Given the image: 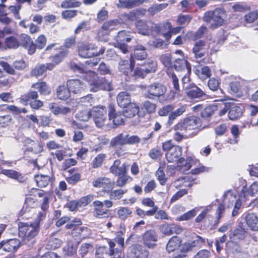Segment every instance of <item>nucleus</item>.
<instances>
[{"label": "nucleus", "mask_w": 258, "mask_h": 258, "mask_svg": "<svg viewBox=\"0 0 258 258\" xmlns=\"http://www.w3.org/2000/svg\"><path fill=\"white\" fill-rule=\"evenodd\" d=\"M131 252L136 258H148L149 250L141 244L136 243L131 246Z\"/></svg>", "instance_id": "obj_25"}, {"label": "nucleus", "mask_w": 258, "mask_h": 258, "mask_svg": "<svg viewBox=\"0 0 258 258\" xmlns=\"http://www.w3.org/2000/svg\"><path fill=\"white\" fill-rule=\"evenodd\" d=\"M58 44L57 43H53L48 44L44 49V53L47 54H51L54 52L53 50L57 51L59 50L58 53H55L54 55L50 56L51 62H52L56 66L61 63L63 60L66 58L69 53V50L67 49L61 47H56Z\"/></svg>", "instance_id": "obj_7"}, {"label": "nucleus", "mask_w": 258, "mask_h": 258, "mask_svg": "<svg viewBox=\"0 0 258 258\" xmlns=\"http://www.w3.org/2000/svg\"><path fill=\"white\" fill-rule=\"evenodd\" d=\"M2 242L3 245V250L8 252H15L20 245V241L16 238L3 240Z\"/></svg>", "instance_id": "obj_30"}, {"label": "nucleus", "mask_w": 258, "mask_h": 258, "mask_svg": "<svg viewBox=\"0 0 258 258\" xmlns=\"http://www.w3.org/2000/svg\"><path fill=\"white\" fill-rule=\"evenodd\" d=\"M5 43L9 48L16 49L20 46L19 39L14 36H10L5 39Z\"/></svg>", "instance_id": "obj_57"}, {"label": "nucleus", "mask_w": 258, "mask_h": 258, "mask_svg": "<svg viewBox=\"0 0 258 258\" xmlns=\"http://www.w3.org/2000/svg\"><path fill=\"white\" fill-rule=\"evenodd\" d=\"M159 59L165 67L167 68L172 67V56L171 54H163L160 56Z\"/></svg>", "instance_id": "obj_61"}, {"label": "nucleus", "mask_w": 258, "mask_h": 258, "mask_svg": "<svg viewBox=\"0 0 258 258\" xmlns=\"http://www.w3.org/2000/svg\"><path fill=\"white\" fill-rule=\"evenodd\" d=\"M139 106L133 102L123 107V114L125 117L133 118L139 113Z\"/></svg>", "instance_id": "obj_33"}, {"label": "nucleus", "mask_w": 258, "mask_h": 258, "mask_svg": "<svg viewBox=\"0 0 258 258\" xmlns=\"http://www.w3.org/2000/svg\"><path fill=\"white\" fill-rule=\"evenodd\" d=\"M119 71L123 75L130 79L133 70L130 67L129 61L126 59H121L118 63Z\"/></svg>", "instance_id": "obj_39"}, {"label": "nucleus", "mask_w": 258, "mask_h": 258, "mask_svg": "<svg viewBox=\"0 0 258 258\" xmlns=\"http://www.w3.org/2000/svg\"><path fill=\"white\" fill-rule=\"evenodd\" d=\"M67 84L71 92L74 94L81 95L84 93L87 89L85 83L77 79L68 80Z\"/></svg>", "instance_id": "obj_17"}, {"label": "nucleus", "mask_w": 258, "mask_h": 258, "mask_svg": "<svg viewBox=\"0 0 258 258\" xmlns=\"http://www.w3.org/2000/svg\"><path fill=\"white\" fill-rule=\"evenodd\" d=\"M20 46L27 50L28 54L32 55L34 54L35 43L31 37L26 34H21L19 37Z\"/></svg>", "instance_id": "obj_18"}, {"label": "nucleus", "mask_w": 258, "mask_h": 258, "mask_svg": "<svg viewBox=\"0 0 258 258\" xmlns=\"http://www.w3.org/2000/svg\"><path fill=\"white\" fill-rule=\"evenodd\" d=\"M131 32L125 30H121L117 33L114 37V46L118 48L123 54L128 52V46L126 44L130 42L133 39Z\"/></svg>", "instance_id": "obj_8"}, {"label": "nucleus", "mask_w": 258, "mask_h": 258, "mask_svg": "<svg viewBox=\"0 0 258 258\" xmlns=\"http://www.w3.org/2000/svg\"><path fill=\"white\" fill-rule=\"evenodd\" d=\"M34 179L37 185L40 188L46 187L51 180L49 176L43 174L35 175Z\"/></svg>", "instance_id": "obj_42"}, {"label": "nucleus", "mask_w": 258, "mask_h": 258, "mask_svg": "<svg viewBox=\"0 0 258 258\" xmlns=\"http://www.w3.org/2000/svg\"><path fill=\"white\" fill-rule=\"evenodd\" d=\"M71 69L74 72H77L81 74H87L88 72H91L92 71H90L88 68L86 66V65L83 64H77L76 63H74L71 65Z\"/></svg>", "instance_id": "obj_64"}, {"label": "nucleus", "mask_w": 258, "mask_h": 258, "mask_svg": "<svg viewBox=\"0 0 258 258\" xmlns=\"http://www.w3.org/2000/svg\"><path fill=\"white\" fill-rule=\"evenodd\" d=\"M92 185L95 188H102L103 191L109 193L114 187V182L110 178L103 176L99 177L92 182Z\"/></svg>", "instance_id": "obj_13"}, {"label": "nucleus", "mask_w": 258, "mask_h": 258, "mask_svg": "<svg viewBox=\"0 0 258 258\" xmlns=\"http://www.w3.org/2000/svg\"><path fill=\"white\" fill-rule=\"evenodd\" d=\"M224 15L225 11L223 9L214 10L211 15V28H215L222 25L224 22L223 18Z\"/></svg>", "instance_id": "obj_20"}, {"label": "nucleus", "mask_w": 258, "mask_h": 258, "mask_svg": "<svg viewBox=\"0 0 258 258\" xmlns=\"http://www.w3.org/2000/svg\"><path fill=\"white\" fill-rule=\"evenodd\" d=\"M45 73H46L45 64H37L31 70L30 75L31 77L38 78L43 75Z\"/></svg>", "instance_id": "obj_53"}, {"label": "nucleus", "mask_w": 258, "mask_h": 258, "mask_svg": "<svg viewBox=\"0 0 258 258\" xmlns=\"http://www.w3.org/2000/svg\"><path fill=\"white\" fill-rule=\"evenodd\" d=\"M162 148L165 153V158L169 163H176L180 170L183 172L189 170L194 162L193 158L190 156L186 157V159L181 157L182 153V148L175 145L172 140L166 141L162 143Z\"/></svg>", "instance_id": "obj_1"}, {"label": "nucleus", "mask_w": 258, "mask_h": 258, "mask_svg": "<svg viewBox=\"0 0 258 258\" xmlns=\"http://www.w3.org/2000/svg\"><path fill=\"white\" fill-rule=\"evenodd\" d=\"M247 234L246 229L239 225L238 227L230 231L229 240L227 244L232 252H240L241 250L240 243L245 239Z\"/></svg>", "instance_id": "obj_3"}, {"label": "nucleus", "mask_w": 258, "mask_h": 258, "mask_svg": "<svg viewBox=\"0 0 258 258\" xmlns=\"http://www.w3.org/2000/svg\"><path fill=\"white\" fill-rule=\"evenodd\" d=\"M39 223H30L28 224L20 222L19 225V236L24 240L29 241L35 238L40 231Z\"/></svg>", "instance_id": "obj_4"}, {"label": "nucleus", "mask_w": 258, "mask_h": 258, "mask_svg": "<svg viewBox=\"0 0 258 258\" xmlns=\"http://www.w3.org/2000/svg\"><path fill=\"white\" fill-rule=\"evenodd\" d=\"M181 241L179 237L176 236L172 237L166 245L167 250L170 252L178 249L181 245Z\"/></svg>", "instance_id": "obj_41"}, {"label": "nucleus", "mask_w": 258, "mask_h": 258, "mask_svg": "<svg viewBox=\"0 0 258 258\" xmlns=\"http://www.w3.org/2000/svg\"><path fill=\"white\" fill-rule=\"evenodd\" d=\"M3 173L9 177L15 179L21 182H23L24 180V176L17 171L7 169L3 170Z\"/></svg>", "instance_id": "obj_50"}, {"label": "nucleus", "mask_w": 258, "mask_h": 258, "mask_svg": "<svg viewBox=\"0 0 258 258\" xmlns=\"http://www.w3.org/2000/svg\"><path fill=\"white\" fill-rule=\"evenodd\" d=\"M211 105V116H222L225 114L229 109L226 103L222 100H214Z\"/></svg>", "instance_id": "obj_16"}, {"label": "nucleus", "mask_w": 258, "mask_h": 258, "mask_svg": "<svg viewBox=\"0 0 258 258\" xmlns=\"http://www.w3.org/2000/svg\"><path fill=\"white\" fill-rule=\"evenodd\" d=\"M61 243V241L58 238L52 237L48 241L47 246L48 249H55L60 246Z\"/></svg>", "instance_id": "obj_62"}, {"label": "nucleus", "mask_w": 258, "mask_h": 258, "mask_svg": "<svg viewBox=\"0 0 258 258\" xmlns=\"http://www.w3.org/2000/svg\"><path fill=\"white\" fill-rule=\"evenodd\" d=\"M174 131H177L179 133H182L184 134L188 131L187 125L185 122V119L181 120L178 123L174 125L173 128Z\"/></svg>", "instance_id": "obj_63"}, {"label": "nucleus", "mask_w": 258, "mask_h": 258, "mask_svg": "<svg viewBox=\"0 0 258 258\" xmlns=\"http://www.w3.org/2000/svg\"><path fill=\"white\" fill-rule=\"evenodd\" d=\"M147 75L154 73L157 70V63L153 60H148L141 64Z\"/></svg>", "instance_id": "obj_46"}, {"label": "nucleus", "mask_w": 258, "mask_h": 258, "mask_svg": "<svg viewBox=\"0 0 258 258\" xmlns=\"http://www.w3.org/2000/svg\"><path fill=\"white\" fill-rule=\"evenodd\" d=\"M136 27L139 33L143 35H148L150 33L148 26L146 22L143 20H140L138 21L136 23Z\"/></svg>", "instance_id": "obj_54"}, {"label": "nucleus", "mask_w": 258, "mask_h": 258, "mask_svg": "<svg viewBox=\"0 0 258 258\" xmlns=\"http://www.w3.org/2000/svg\"><path fill=\"white\" fill-rule=\"evenodd\" d=\"M143 244L149 248H154L158 240V235L155 230L149 229L145 231L142 235Z\"/></svg>", "instance_id": "obj_15"}, {"label": "nucleus", "mask_w": 258, "mask_h": 258, "mask_svg": "<svg viewBox=\"0 0 258 258\" xmlns=\"http://www.w3.org/2000/svg\"><path fill=\"white\" fill-rule=\"evenodd\" d=\"M92 205L93 207V214L94 217L103 219L110 217V211L104 208L102 202L95 200L93 202Z\"/></svg>", "instance_id": "obj_14"}, {"label": "nucleus", "mask_w": 258, "mask_h": 258, "mask_svg": "<svg viewBox=\"0 0 258 258\" xmlns=\"http://www.w3.org/2000/svg\"><path fill=\"white\" fill-rule=\"evenodd\" d=\"M245 220L248 226L252 230H258V217L253 213H248L245 217Z\"/></svg>", "instance_id": "obj_36"}, {"label": "nucleus", "mask_w": 258, "mask_h": 258, "mask_svg": "<svg viewBox=\"0 0 258 258\" xmlns=\"http://www.w3.org/2000/svg\"><path fill=\"white\" fill-rule=\"evenodd\" d=\"M187 97L191 99H200L206 96L204 92L194 84H189L186 88Z\"/></svg>", "instance_id": "obj_22"}, {"label": "nucleus", "mask_w": 258, "mask_h": 258, "mask_svg": "<svg viewBox=\"0 0 258 258\" xmlns=\"http://www.w3.org/2000/svg\"><path fill=\"white\" fill-rule=\"evenodd\" d=\"M123 233L119 230L116 233V236L113 240L114 243H117L118 246L114 247V251L115 252V258H121L122 251L124 247V239L123 237Z\"/></svg>", "instance_id": "obj_26"}, {"label": "nucleus", "mask_w": 258, "mask_h": 258, "mask_svg": "<svg viewBox=\"0 0 258 258\" xmlns=\"http://www.w3.org/2000/svg\"><path fill=\"white\" fill-rule=\"evenodd\" d=\"M147 93L146 97L151 99H155L160 97L165 98L167 91L166 87L158 82H155L147 86Z\"/></svg>", "instance_id": "obj_10"}, {"label": "nucleus", "mask_w": 258, "mask_h": 258, "mask_svg": "<svg viewBox=\"0 0 258 258\" xmlns=\"http://www.w3.org/2000/svg\"><path fill=\"white\" fill-rule=\"evenodd\" d=\"M121 161L119 159L115 160L109 168V171L112 174L117 176L116 185L118 187L124 186L128 181H132L133 178L127 175V169L125 164L120 166Z\"/></svg>", "instance_id": "obj_2"}, {"label": "nucleus", "mask_w": 258, "mask_h": 258, "mask_svg": "<svg viewBox=\"0 0 258 258\" xmlns=\"http://www.w3.org/2000/svg\"><path fill=\"white\" fill-rule=\"evenodd\" d=\"M82 224V222L80 218H75L70 223H67L65 227L67 229H72V234L74 236L80 237L84 230L87 228L85 227H80Z\"/></svg>", "instance_id": "obj_21"}, {"label": "nucleus", "mask_w": 258, "mask_h": 258, "mask_svg": "<svg viewBox=\"0 0 258 258\" xmlns=\"http://www.w3.org/2000/svg\"><path fill=\"white\" fill-rule=\"evenodd\" d=\"M39 95L36 91L30 90L20 97V102L26 105L29 104L31 108L38 110L43 105V102L38 99Z\"/></svg>", "instance_id": "obj_6"}, {"label": "nucleus", "mask_w": 258, "mask_h": 258, "mask_svg": "<svg viewBox=\"0 0 258 258\" xmlns=\"http://www.w3.org/2000/svg\"><path fill=\"white\" fill-rule=\"evenodd\" d=\"M108 116L109 120H112V122L115 125H122L125 123L123 111L122 112H116L113 105H109Z\"/></svg>", "instance_id": "obj_19"}, {"label": "nucleus", "mask_w": 258, "mask_h": 258, "mask_svg": "<svg viewBox=\"0 0 258 258\" xmlns=\"http://www.w3.org/2000/svg\"><path fill=\"white\" fill-rule=\"evenodd\" d=\"M132 214V210L127 207H120L117 211V217L123 221L126 220L128 217L131 216Z\"/></svg>", "instance_id": "obj_49"}, {"label": "nucleus", "mask_w": 258, "mask_h": 258, "mask_svg": "<svg viewBox=\"0 0 258 258\" xmlns=\"http://www.w3.org/2000/svg\"><path fill=\"white\" fill-rule=\"evenodd\" d=\"M68 172L69 175L66 180L69 184L74 185L81 180V173L78 172L77 168H71Z\"/></svg>", "instance_id": "obj_32"}, {"label": "nucleus", "mask_w": 258, "mask_h": 258, "mask_svg": "<svg viewBox=\"0 0 258 258\" xmlns=\"http://www.w3.org/2000/svg\"><path fill=\"white\" fill-rule=\"evenodd\" d=\"M147 74L142 66L141 64H138L137 66L134 69L133 71V74L131 77L134 79H144L146 76Z\"/></svg>", "instance_id": "obj_52"}, {"label": "nucleus", "mask_w": 258, "mask_h": 258, "mask_svg": "<svg viewBox=\"0 0 258 258\" xmlns=\"http://www.w3.org/2000/svg\"><path fill=\"white\" fill-rule=\"evenodd\" d=\"M171 78L172 79V83L173 85V88L170 91L171 93H172L171 98L179 97L180 96V90L178 79L176 75L174 73L171 74Z\"/></svg>", "instance_id": "obj_43"}, {"label": "nucleus", "mask_w": 258, "mask_h": 258, "mask_svg": "<svg viewBox=\"0 0 258 258\" xmlns=\"http://www.w3.org/2000/svg\"><path fill=\"white\" fill-rule=\"evenodd\" d=\"M116 101L118 105L123 108L132 103L131 95L125 91L118 93L116 97Z\"/></svg>", "instance_id": "obj_37"}, {"label": "nucleus", "mask_w": 258, "mask_h": 258, "mask_svg": "<svg viewBox=\"0 0 258 258\" xmlns=\"http://www.w3.org/2000/svg\"><path fill=\"white\" fill-rule=\"evenodd\" d=\"M195 111H201V116L202 118H206L210 117V106L198 104L194 107Z\"/></svg>", "instance_id": "obj_55"}, {"label": "nucleus", "mask_w": 258, "mask_h": 258, "mask_svg": "<svg viewBox=\"0 0 258 258\" xmlns=\"http://www.w3.org/2000/svg\"><path fill=\"white\" fill-rule=\"evenodd\" d=\"M25 199V203L21 210L22 212H28L31 209L35 208L36 206V200L33 198L31 197V196L29 195Z\"/></svg>", "instance_id": "obj_51"}, {"label": "nucleus", "mask_w": 258, "mask_h": 258, "mask_svg": "<svg viewBox=\"0 0 258 258\" xmlns=\"http://www.w3.org/2000/svg\"><path fill=\"white\" fill-rule=\"evenodd\" d=\"M133 54L134 57L138 60H145L148 57L146 47L140 44L135 46Z\"/></svg>", "instance_id": "obj_34"}, {"label": "nucleus", "mask_w": 258, "mask_h": 258, "mask_svg": "<svg viewBox=\"0 0 258 258\" xmlns=\"http://www.w3.org/2000/svg\"><path fill=\"white\" fill-rule=\"evenodd\" d=\"M243 109L240 106L233 105L229 109L228 117L230 120H236L239 118L242 114Z\"/></svg>", "instance_id": "obj_45"}, {"label": "nucleus", "mask_w": 258, "mask_h": 258, "mask_svg": "<svg viewBox=\"0 0 258 258\" xmlns=\"http://www.w3.org/2000/svg\"><path fill=\"white\" fill-rule=\"evenodd\" d=\"M106 157V155L104 153H100L96 155L92 160L91 163V168L96 169L101 167Z\"/></svg>", "instance_id": "obj_48"}, {"label": "nucleus", "mask_w": 258, "mask_h": 258, "mask_svg": "<svg viewBox=\"0 0 258 258\" xmlns=\"http://www.w3.org/2000/svg\"><path fill=\"white\" fill-rule=\"evenodd\" d=\"M207 31V27L204 26H201L195 33H193L192 31H189L186 33V35L191 37L192 40L195 41L202 38Z\"/></svg>", "instance_id": "obj_47"}, {"label": "nucleus", "mask_w": 258, "mask_h": 258, "mask_svg": "<svg viewBox=\"0 0 258 258\" xmlns=\"http://www.w3.org/2000/svg\"><path fill=\"white\" fill-rule=\"evenodd\" d=\"M146 183H147V184L144 188L145 194L150 193L156 188L157 183L155 180L153 179H151L148 176H144L141 181V184L142 185Z\"/></svg>", "instance_id": "obj_38"}, {"label": "nucleus", "mask_w": 258, "mask_h": 258, "mask_svg": "<svg viewBox=\"0 0 258 258\" xmlns=\"http://www.w3.org/2000/svg\"><path fill=\"white\" fill-rule=\"evenodd\" d=\"M92 117L97 127L102 128L108 124L107 108L103 105H98L91 109Z\"/></svg>", "instance_id": "obj_5"}, {"label": "nucleus", "mask_w": 258, "mask_h": 258, "mask_svg": "<svg viewBox=\"0 0 258 258\" xmlns=\"http://www.w3.org/2000/svg\"><path fill=\"white\" fill-rule=\"evenodd\" d=\"M127 144L126 135L124 136L122 133L119 134L117 136L112 138L110 142L112 147H121Z\"/></svg>", "instance_id": "obj_44"}, {"label": "nucleus", "mask_w": 258, "mask_h": 258, "mask_svg": "<svg viewBox=\"0 0 258 258\" xmlns=\"http://www.w3.org/2000/svg\"><path fill=\"white\" fill-rule=\"evenodd\" d=\"M126 190H123L121 189L115 190L112 189L109 192V199L112 200H118L121 199Z\"/></svg>", "instance_id": "obj_60"}, {"label": "nucleus", "mask_w": 258, "mask_h": 258, "mask_svg": "<svg viewBox=\"0 0 258 258\" xmlns=\"http://www.w3.org/2000/svg\"><path fill=\"white\" fill-rule=\"evenodd\" d=\"M35 42L34 53H35L37 48L41 50L44 48L46 44L47 38L44 34L40 35L36 39Z\"/></svg>", "instance_id": "obj_56"}, {"label": "nucleus", "mask_w": 258, "mask_h": 258, "mask_svg": "<svg viewBox=\"0 0 258 258\" xmlns=\"http://www.w3.org/2000/svg\"><path fill=\"white\" fill-rule=\"evenodd\" d=\"M79 55L83 58H90L94 56L95 52L88 42H81L78 46Z\"/></svg>", "instance_id": "obj_27"}, {"label": "nucleus", "mask_w": 258, "mask_h": 258, "mask_svg": "<svg viewBox=\"0 0 258 258\" xmlns=\"http://www.w3.org/2000/svg\"><path fill=\"white\" fill-rule=\"evenodd\" d=\"M32 88L37 89L41 95H48L51 91L48 85L45 81H39L33 83Z\"/></svg>", "instance_id": "obj_40"}, {"label": "nucleus", "mask_w": 258, "mask_h": 258, "mask_svg": "<svg viewBox=\"0 0 258 258\" xmlns=\"http://www.w3.org/2000/svg\"><path fill=\"white\" fill-rule=\"evenodd\" d=\"M167 6V3L155 4L149 7L148 8V11L150 15L154 16V15L160 12L162 10L165 9Z\"/></svg>", "instance_id": "obj_58"}, {"label": "nucleus", "mask_w": 258, "mask_h": 258, "mask_svg": "<svg viewBox=\"0 0 258 258\" xmlns=\"http://www.w3.org/2000/svg\"><path fill=\"white\" fill-rule=\"evenodd\" d=\"M109 248L105 246H101L97 247L95 251V258H115L114 247L116 244L111 239H107Z\"/></svg>", "instance_id": "obj_12"}, {"label": "nucleus", "mask_w": 258, "mask_h": 258, "mask_svg": "<svg viewBox=\"0 0 258 258\" xmlns=\"http://www.w3.org/2000/svg\"><path fill=\"white\" fill-rule=\"evenodd\" d=\"M162 233L166 235H170L173 233L179 234L182 231V229L175 224H164L160 228Z\"/></svg>", "instance_id": "obj_29"}, {"label": "nucleus", "mask_w": 258, "mask_h": 258, "mask_svg": "<svg viewBox=\"0 0 258 258\" xmlns=\"http://www.w3.org/2000/svg\"><path fill=\"white\" fill-rule=\"evenodd\" d=\"M258 194V182H254L247 187L246 185L242 187L239 197L241 199H247L249 196H253Z\"/></svg>", "instance_id": "obj_24"}, {"label": "nucleus", "mask_w": 258, "mask_h": 258, "mask_svg": "<svg viewBox=\"0 0 258 258\" xmlns=\"http://www.w3.org/2000/svg\"><path fill=\"white\" fill-rule=\"evenodd\" d=\"M92 79L89 80L91 90L97 92L100 90L110 91L111 90L110 83L105 77L98 76L94 72H91Z\"/></svg>", "instance_id": "obj_9"}, {"label": "nucleus", "mask_w": 258, "mask_h": 258, "mask_svg": "<svg viewBox=\"0 0 258 258\" xmlns=\"http://www.w3.org/2000/svg\"><path fill=\"white\" fill-rule=\"evenodd\" d=\"M0 66L7 74L15 76L18 75V71L24 70L28 64L24 60L20 59L15 61L12 65L7 61H1Z\"/></svg>", "instance_id": "obj_11"}, {"label": "nucleus", "mask_w": 258, "mask_h": 258, "mask_svg": "<svg viewBox=\"0 0 258 258\" xmlns=\"http://www.w3.org/2000/svg\"><path fill=\"white\" fill-rule=\"evenodd\" d=\"M188 131H199L202 129V121L199 117L191 116L184 118Z\"/></svg>", "instance_id": "obj_28"}, {"label": "nucleus", "mask_w": 258, "mask_h": 258, "mask_svg": "<svg viewBox=\"0 0 258 258\" xmlns=\"http://www.w3.org/2000/svg\"><path fill=\"white\" fill-rule=\"evenodd\" d=\"M71 92L69 87L64 85H59L56 90V95L59 100L66 101L71 97Z\"/></svg>", "instance_id": "obj_35"}, {"label": "nucleus", "mask_w": 258, "mask_h": 258, "mask_svg": "<svg viewBox=\"0 0 258 258\" xmlns=\"http://www.w3.org/2000/svg\"><path fill=\"white\" fill-rule=\"evenodd\" d=\"M82 3L77 0H64L61 3L60 7L63 9L79 7Z\"/></svg>", "instance_id": "obj_59"}, {"label": "nucleus", "mask_w": 258, "mask_h": 258, "mask_svg": "<svg viewBox=\"0 0 258 258\" xmlns=\"http://www.w3.org/2000/svg\"><path fill=\"white\" fill-rule=\"evenodd\" d=\"M173 67L177 71H183L186 70L187 74L191 73V65L190 63L184 58H177L174 61Z\"/></svg>", "instance_id": "obj_31"}, {"label": "nucleus", "mask_w": 258, "mask_h": 258, "mask_svg": "<svg viewBox=\"0 0 258 258\" xmlns=\"http://www.w3.org/2000/svg\"><path fill=\"white\" fill-rule=\"evenodd\" d=\"M172 24L170 21H166L161 25H156L155 29L158 33H161L166 41L171 39V30Z\"/></svg>", "instance_id": "obj_23"}]
</instances>
